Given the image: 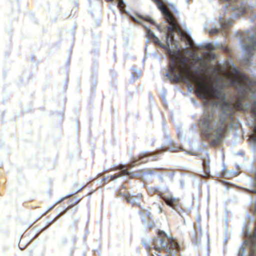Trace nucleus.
Listing matches in <instances>:
<instances>
[{
	"mask_svg": "<svg viewBox=\"0 0 256 256\" xmlns=\"http://www.w3.org/2000/svg\"><path fill=\"white\" fill-rule=\"evenodd\" d=\"M145 20L149 22L150 23L154 24L155 22L154 20L150 17H146L144 18Z\"/></svg>",
	"mask_w": 256,
	"mask_h": 256,
	"instance_id": "11",
	"label": "nucleus"
},
{
	"mask_svg": "<svg viewBox=\"0 0 256 256\" xmlns=\"http://www.w3.org/2000/svg\"><path fill=\"white\" fill-rule=\"evenodd\" d=\"M248 256H256V250H250Z\"/></svg>",
	"mask_w": 256,
	"mask_h": 256,
	"instance_id": "12",
	"label": "nucleus"
},
{
	"mask_svg": "<svg viewBox=\"0 0 256 256\" xmlns=\"http://www.w3.org/2000/svg\"><path fill=\"white\" fill-rule=\"evenodd\" d=\"M192 234H193L194 236V234H195L194 232L192 233Z\"/></svg>",
	"mask_w": 256,
	"mask_h": 256,
	"instance_id": "15",
	"label": "nucleus"
},
{
	"mask_svg": "<svg viewBox=\"0 0 256 256\" xmlns=\"http://www.w3.org/2000/svg\"><path fill=\"white\" fill-rule=\"evenodd\" d=\"M165 202L174 210H176L180 215H182L180 212L181 208L180 206L179 200L172 196H161Z\"/></svg>",
	"mask_w": 256,
	"mask_h": 256,
	"instance_id": "5",
	"label": "nucleus"
},
{
	"mask_svg": "<svg viewBox=\"0 0 256 256\" xmlns=\"http://www.w3.org/2000/svg\"><path fill=\"white\" fill-rule=\"evenodd\" d=\"M148 158H150L151 160H156L158 158V155L150 152H144L141 153L138 158H134L132 162L128 164L126 166L123 165L119 166L118 168L122 170V171L120 173L111 176H110V180H114V179L124 176H130L132 178L134 176L133 174L128 172L126 170L124 169V168L126 167L129 168H132L135 165L137 164L136 163L138 161H140V162H146L148 161L147 159Z\"/></svg>",
	"mask_w": 256,
	"mask_h": 256,
	"instance_id": "3",
	"label": "nucleus"
},
{
	"mask_svg": "<svg viewBox=\"0 0 256 256\" xmlns=\"http://www.w3.org/2000/svg\"><path fill=\"white\" fill-rule=\"evenodd\" d=\"M144 244L146 246L150 254L153 256H171L179 248L178 244L162 231L152 240L150 245L145 242Z\"/></svg>",
	"mask_w": 256,
	"mask_h": 256,
	"instance_id": "1",
	"label": "nucleus"
},
{
	"mask_svg": "<svg viewBox=\"0 0 256 256\" xmlns=\"http://www.w3.org/2000/svg\"><path fill=\"white\" fill-rule=\"evenodd\" d=\"M218 45L217 44L216 46H215L214 44H204V47L209 50H213L216 49V48H218Z\"/></svg>",
	"mask_w": 256,
	"mask_h": 256,
	"instance_id": "7",
	"label": "nucleus"
},
{
	"mask_svg": "<svg viewBox=\"0 0 256 256\" xmlns=\"http://www.w3.org/2000/svg\"><path fill=\"white\" fill-rule=\"evenodd\" d=\"M248 124L250 126V119L248 121Z\"/></svg>",
	"mask_w": 256,
	"mask_h": 256,
	"instance_id": "14",
	"label": "nucleus"
},
{
	"mask_svg": "<svg viewBox=\"0 0 256 256\" xmlns=\"http://www.w3.org/2000/svg\"><path fill=\"white\" fill-rule=\"evenodd\" d=\"M144 220V222H145V220H144H144Z\"/></svg>",
	"mask_w": 256,
	"mask_h": 256,
	"instance_id": "17",
	"label": "nucleus"
},
{
	"mask_svg": "<svg viewBox=\"0 0 256 256\" xmlns=\"http://www.w3.org/2000/svg\"><path fill=\"white\" fill-rule=\"evenodd\" d=\"M132 75L134 79L138 78L141 75V72L137 70H134L132 72Z\"/></svg>",
	"mask_w": 256,
	"mask_h": 256,
	"instance_id": "8",
	"label": "nucleus"
},
{
	"mask_svg": "<svg viewBox=\"0 0 256 256\" xmlns=\"http://www.w3.org/2000/svg\"><path fill=\"white\" fill-rule=\"evenodd\" d=\"M160 212H162V210H161V209H160Z\"/></svg>",
	"mask_w": 256,
	"mask_h": 256,
	"instance_id": "16",
	"label": "nucleus"
},
{
	"mask_svg": "<svg viewBox=\"0 0 256 256\" xmlns=\"http://www.w3.org/2000/svg\"><path fill=\"white\" fill-rule=\"evenodd\" d=\"M232 20L230 18L226 20L220 17L218 22L215 20L210 22V28L206 30L210 34H214L221 32L224 35L226 34V30L232 24Z\"/></svg>",
	"mask_w": 256,
	"mask_h": 256,
	"instance_id": "4",
	"label": "nucleus"
},
{
	"mask_svg": "<svg viewBox=\"0 0 256 256\" xmlns=\"http://www.w3.org/2000/svg\"><path fill=\"white\" fill-rule=\"evenodd\" d=\"M120 194L126 200L132 204H139L138 200L142 198V194H138L136 196L130 195L128 193L120 192Z\"/></svg>",
	"mask_w": 256,
	"mask_h": 256,
	"instance_id": "6",
	"label": "nucleus"
},
{
	"mask_svg": "<svg viewBox=\"0 0 256 256\" xmlns=\"http://www.w3.org/2000/svg\"><path fill=\"white\" fill-rule=\"evenodd\" d=\"M240 40L246 53L242 64L248 66L251 62L252 56L256 52V28L252 32L241 36Z\"/></svg>",
	"mask_w": 256,
	"mask_h": 256,
	"instance_id": "2",
	"label": "nucleus"
},
{
	"mask_svg": "<svg viewBox=\"0 0 256 256\" xmlns=\"http://www.w3.org/2000/svg\"><path fill=\"white\" fill-rule=\"evenodd\" d=\"M245 247L243 245L242 246L238 251V256H244L245 255Z\"/></svg>",
	"mask_w": 256,
	"mask_h": 256,
	"instance_id": "10",
	"label": "nucleus"
},
{
	"mask_svg": "<svg viewBox=\"0 0 256 256\" xmlns=\"http://www.w3.org/2000/svg\"><path fill=\"white\" fill-rule=\"evenodd\" d=\"M76 192H76L74 194H70V195L67 196H65V197H64V198H60L58 199V200H56V202L54 205V206H52L51 208H50L48 210H50L52 209V208L54 207V206L55 205H56V204H58V203L60 202H62V201L63 200H64V199H66V198H68L69 196H72V194H76Z\"/></svg>",
	"mask_w": 256,
	"mask_h": 256,
	"instance_id": "9",
	"label": "nucleus"
},
{
	"mask_svg": "<svg viewBox=\"0 0 256 256\" xmlns=\"http://www.w3.org/2000/svg\"><path fill=\"white\" fill-rule=\"evenodd\" d=\"M178 138H180V132H178Z\"/></svg>",
	"mask_w": 256,
	"mask_h": 256,
	"instance_id": "13",
	"label": "nucleus"
}]
</instances>
